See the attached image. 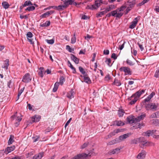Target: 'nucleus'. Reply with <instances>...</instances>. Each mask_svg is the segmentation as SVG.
<instances>
[{
	"mask_svg": "<svg viewBox=\"0 0 159 159\" xmlns=\"http://www.w3.org/2000/svg\"><path fill=\"white\" fill-rule=\"evenodd\" d=\"M66 49H67L70 52H72L71 50V48L69 45H67L66 46Z\"/></svg>",
	"mask_w": 159,
	"mask_h": 159,
	"instance_id": "nucleus-60",
	"label": "nucleus"
},
{
	"mask_svg": "<svg viewBox=\"0 0 159 159\" xmlns=\"http://www.w3.org/2000/svg\"><path fill=\"white\" fill-rule=\"evenodd\" d=\"M62 1H63L64 3L63 5H59L57 7L55 6H49L46 8H44L43 10H48L51 9L60 10L66 7L69 5H76V3L74 2V0H62Z\"/></svg>",
	"mask_w": 159,
	"mask_h": 159,
	"instance_id": "nucleus-1",
	"label": "nucleus"
},
{
	"mask_svg": "<svg viewBox=\"0 0 159 159\" xmlns=\"http://www.w3.org/2000/svg\"><path fill=\"white\" fill-rule=\"evenodd\" d=\"M89 154L86 153L80 154L74 156L76 159H87Z\"/></svg>",
	"mask_w": 159,
	"mask_h": 159,
	"instance_id": "nucleus-8",
	"label": "nucleus"
},
{
	"mask_svg": "<svg viewBox=\"0 0 159 159\" xmlns=\"http://www.w3.org/2000/svg\"><path fill=\"white\" fill-rule=\"evenodd\" d=\"M79 70L80 72L84 75H85L87 74L86 72L84 71V69L81 66H79Z\"/></svg>",
	"mask_w": 159,
	"mask_h": 159,
	"instance_id": "nucleus-45",
	"label": "nucleus"
},
{
	"mask_svg": "<svg viewBox=\"0 0 159 159\" xmlns=\"http://www.w3.org/2000/svg\"><path fill=\"white\" fill-rule=\"evenodd\" d=\"M41 119L40 116L36 115L32 117L31 118V121L33 122H37L39 121Z\"/></svg>",
	"mask_w": 159,
	"mask_h": 159,
	"instance_id": "nucleus-19",
	"label": "nucleus"
},
{
	"mask_svg": "<svg viewBox=\"0 0 159 159\" xmlns=\"http://www.w3.org/2000/svg\"><path fill=\"white\" fill-rule=\"evenodd\" d=\"M140 16H138L137 17H136L133 21L137 24L138 22V20L140 19Z\"/></svg>",
	"mask_w": 159,
	"mask_h": 159,
	"instance_id": "nucleus-53",
	"label": "nucleus"
},
{
	"mask_svg": "<svg viewBox=\"0 0 159 159\" xmlns=\"http://www.w3.org/2000/svg\"><path fill=\"white\" fill-rule=\"evenodd\" d=\"M111 58H113L114 60H116L117 58V56H116L115 53H113L111 55Z\"/></svg>",
	"mask_w": 159,
	"mask_h": 159,
	"instance_id": "nucleus-57",
	"label": "nucleus"
},
{
	"mask_svg": "<svg viewBox=\"0 0 159 159\" xmlns=\"http://www.w3.org/2000/svg\"><path fill=\"white\" fill-rule=\"evenodd\" d=\"M158 106V104L157 103H151L148 104L146 105L145 107L147 110H157V108Z\"/></svg>",
	"mask_w": 159,
	"mask_h": 159,
	"instance_id": "nucleus-5",
	"label": "nucleus"
},
{
	"mask_svg": "<svg viewBox=\"0 0 159 159\" xmlns=\"http://www.w3.org/2000/svg\"><path fill=\"white\" fill-rule=\"evenodd\" d=\"M155 94V93L154 92H152L149 95L148 97L146 98L143 101V102L144 104L146 102H149L151 99L153 98L154 95Z\"/></svg>",
	"mask_w": 159,
	"mask_h": 159,
	"instance_id": "nucleus-15",
	"label": "nucleus"
},
{
	"mask_svg": "<svg viewBox=\"0 0 159 159\" xmlns=\"http://www.w3.org/2000/svg\"><path fill=\"white\" fill-rule=\"evenodd\" d=\"M150 0H143L141 2L139 3V5L140 6H141V5H142L145 3L148 2V1H149Z\"/></svg>",
	"mask_w": 159,
	"mask_h": 159,
	"instance_id": "nucleus-55",
	"label": "nucleus"
},
{
	"mask_svg": "<svg viewBox=\"0 0 159 159\" xmlns=\"http://www.w3.org/2000/svg\"><path fill=\"white\" fill-rule=\"evenodd\" d=\"M65 78L63 76H61L59 79V83L61 85H62L63 83L65 81Z\"/></svg>",
	"mask_w": 159,
	"mask_h": 159,
	"instance_id": "nucleus-36",
	"label": "nucleus"
},
{
	"mask_svg": "<svg viewBox=\"0 0 159 159\" xmlns=\"http://www.w3.org/2000/svg\"><path fill=\"white\" fill-rule=\"evenodd\" d=\"M17 112H16L14 115H12L11 117V120H15L16 122L15 123V126H18L19 125V122L21 120L22 118L20 117L19 116H17Z\"/></svg>",
	"mask_w": 159,
	"mask_h": 159,
	"instance_id": "nucleus-4",
	"label": "nucleus"
},
{
	"mask_svg": "<svg viewBox=\"0 0 159 159\" xmlns=\"http://www.w3.org/2000/svg\"><path fill=\"white\" fill-rule=\"evenodd\" d=\"M126 43V42L124 41L123 43L121 45H119V48L120 50H122L124 47L125 44Z\"/></svg>",
	"mask_w": 159,
	"mask_h": 159,
	"instance_id": "nucleus-54",
	"label": "nucleus"
},
{
	"mask_svg": "<svg viewBox=\"0 0 159 159\" xmlns=\"http://www.w3.org/2000/svg\"><path fill=\"white\" fill-rule=\"evenodd\" d=\"M126 7L125 6H122L120 7V9L119 10H123L126 8ZM109 10H111L112 9H115L116 10H119L118 9L116 8V5H110L109 6Z\"/></svg>",
	"mask_w": 159,
	"mask_h": 159,
	"instance_id": "nucleus-16",
	"label": "nucleus"
},
{
	"mask_svg": "<svg viewBox=\"0 0 159 159\" xmlns=\"http://www.w3.org/2000/svg\"><path fill=\"white\" fill-rule=\"evenodd\" d=\"M124 123L121 120H116L113 122V125L117 126H121L124 125Z\"/></svg>",
	"mask_w": 159,
	"mask_h": 159,
	"instance_id": "nucleus-22",
	"label": "nucleus"
},
{
	"mask_svg": "<svg viewBox=\"0 0 159 159\" xmlns=\"http://www.w3.org/2000/svg\"><path fill=\"white\" fill-rule=\"evenodd\" d=\"M146 115L145 114H142L139 116L135 118L136 122H139L140 120H143L144 117H145Z\"/></svg>",
	"mask_w": 159,
	"mask_h": 159,
	"instance_id": "nucleus-28",
	"label": "nucleus"
},
{
	"mask_svg": "<svg viewBox=\"0 0 159 159\" xmlns=\"http://www.w3.org/2000/svg\"><path fill=\"white\" fill-rule=\"evenodd\" d=\"M150 118H153L159 117V112L157 111L152 114L150 116Z\"/></svg>",
	"mask_w": 159,
	"mask_h": 159,
	"instance_id": "nucleus-32",
	"label": "nucleus"
},
{
	"mask_svg": "<svg viewBox=\"0 0 159 159\" xmlns=\"http://www.w3.org/2000/svg\"><path fill=\"white\" fill-rule=\"evenodd\" d=\"M23 157L22 156H18L16 155L14 157L11 158V159H23Z\"/></svg>",
	"mask_w": 159,
	"mask_h": 159,
	"instance_id": "nucleus-51",
	"label": "nucleus"
},
{
	"mask_svg": "<svg viewBox=\"0 0 159 159\" xmlns=\"http://www.w3.org/2000/svg\"><path fill=\"white\" fill-rule=\"evenodd\" d=\"M120 149L119 148H116L115 149L110 150L109 152V154L110 155H113L116 154H118L119 152Z\"/></svg>",
	"mask_w": 159,
	"mask_h": 159,
	"instance_id": "nucleus-20",
	"label": "nucleus"
},
{
	"mask_svg": "<svg viewBox=\"0 0 159 159\" xmlns=\"http://www.w3.org/2000/svg\"><path fill=\"white\" fill-rule=\"evenodd\" d=\"M119 70L120 71H124L125 75H130L132 74V71L130 68L126 66H122L121 67Z\"/></svg>",
	"mask_w": 159,
	"mask_h": 159,
	"instance_id": "nucleus-6",
	"label": "nucleus"
},
{
	"mask_svg": "<svg viewBox=\"0 0 159 159\" xmlns=\"http://www.w3.org/2000/svg\"><path fill=\"white\" fill-rule=\"evenodd\" d=\"M20 18L21 19H23L24 18L25 19H27L28 18V16L27 15H20Z\"/></svg>",
	"mask_w": 159,
	"mask_h": 159,
	"instance_id": "nucleus-56",
	"label": "nucleus"
},
{
	"mask_svg": "<svg viewBox=\"0 0 159 159\" xmlns=\"http://www.w3.org/2000/svg\"><path fill=\"white\" fill-rule=\"evenodd\" d=\"M106 11H102L96 14V17H101L102 16L104 15L105 14L107 13Z\"/></svg>",
	"mask_w": 159,
	"mask_h": 159,
	"instance_id": "nucleus-34",
	"label": "nucleus"
},
{
	"mask_svg": "<svg viewBox=\"0 0 159 159\" xmlns=\"http://www.w3.org/2000/svg\"><path fill=\"white\" fill-rule=\"evenodd\" d=\"M14 136L13 135H11L10 136L8 142V145H10V144H12V143L14 141Z\"/></svg>",
	"mask_w": 159,
	"mask_h": 159,
	"instance_id": "nucleus-33",
	"label": "nucleus"
},
{
	"mask_svg": "<svg viewBox=\"0 0 159 159\" xmlns=\"http://www.w3.org/2000/svg\"><path fill=\"white\" fill-rule=\"evenodd\" d=\"M146 154V152L145 151L142 150L141 152L138 155L137 158L138 159H144Z\"/></svg>",
	"mask_w": 159,
	"mask_h": 159,
	"instance_id": "nucleus-13",
	"label": "nucleus"
},
{
	"mask_svg": "<svg viewBox=\"0 0 159 159\" xmlns=\"http://www.w3.org/2000/svg\"><path fill=\"white\" fill-rule=\"evenodd\" d=\"M131 98H134V99L131 100L129 102V104L132 105L134 104L138 100V98H137L136 97H132V96H131Z\"/></svg>",
	"mask_w": 159,
	"mask_h": 159,
	"instance_id": "nucleus-41",
	"label": "nucleus"
},
{
	"mask_svg": "<svg viewBox=\"0 0 159 159\" xmlns=\"http://www.w3.org/2000/svg\"><path fill=\"white\" fill-rule=\"evenodd\" d=\"M50 21L49 20L47 21L44 23H41L40 25V26L41 27H47L49 26L50 24Z\"/></svg>",
	"mask_w": 159,
	"mask_h": 159,
	"instance_id": "nucleus-27",
	"label": "nucleus"
},
{
	"mask_svg": "<svg viewBox=\"0 0 159 159\" xmlns=\"http://www.w3.org/2000/svg\"><path fill=\"white\" fill-rule=\"evenodd\" d=\"M72 120L71 118H70L66 122V124L65 125V127L66 128V126H68V125H69V124L70 123V122L71 120Z\"/></svg>",
	"mask_w": 159,
	"mask_h": 159,
	"instance_id": "nucleus-58",
	"label": "nucleus"
},
{
	"mask_svg": "<svg viewBox=\"0 0 159 159\" xmlns=\"http://www.w3.org/2000/svg\"><path fill=\"white\" fill-rule=\"evenodd\" d=\"M32 79V78L30 77V74L29 73L25 74L23 76L22 81L26 83H28L30 82Z\"/></svg>",
	"mask_w": 159,
	"mask_h": 159,
	"instance_id": "nucleus-7",
	"label": "nucleus"
},
{
	"mask_svg": "<svg viewBox=\"0 0 159 159\" xmlns=\"http://www.w3.org/2000/svg\"><path fill=\"white\" fill-rule=\"evenodd\" d=\"M34 6L28 7L25 10H34L35 9V7H37V5L35 4H34Z\"/></svg>",
	"mask_w": 159,
	"mask_h": 159,
	"instance_id": "nucleus-42",
	"label": "nucleus"
},
{
	"mask_svg": "<svg viewBox=\"0 0 159 159\" xmlns=\"http://www.w3.org/2000/svg\"><path fill=\"white\" fill-rule=\"evenodd\" d=\"M118 139H116L113 140L107 143L108 145H112L116 143L118 141Z\"/></svg>",
	"mask_w": 159,
	"mask_h": 159,
	"instance_id": "nucleus-39",
	"label": "nucleus"
},
{
	"mask_svg": "<svg viewBox=\"0 0 159 159\" xmlns=\"http://www.w3.org/2000/svg\"><path fill=\"white\" fill-rule=\"evenodd\" d=\"M145 92V90L143 89L141 90H139L138 92H136L134 94H133L132 96V97H136L138 98H139L141 95L143 93H144Z\"/></svg>",
	"mask_w": 159,
	"mask_h": 159,
	"instance_id": "nucleus-18",
	"label": "nucleus"
},
{
	"mask_svg": "<svg viewBox=\"0 0 159 159\" xmlns=\"http://www.w3.org/2000/svg\"><path fill=\"white\" fill-rule=\"evenodd\" d=\"M122 131V129H118L112 132V135H115L116 134L118 133L121 132Z\"/></svg>",
	"mask_w": 159,
	"mask_h": 159,
	"instance_id": "nucleus-43",
	"label": "nucleus"
},
{
	"mask_svg": "<svg viewBox=\"0 0 159 159\" xmlns=\"http://www.w3.org/2000/svg\"><path fill=\"white\" fill-rule=\"evenodd\" d=\"M32 5L33 4L30 1H26L24 3L23 5L20 7V9H22L24 7H25L30 5Z\"/></svg>",
	"mask_w": 159,
	"mask_h": 159,
	"instance_id": "nucleus-24",
	"label": "nucleus"
},
{
	"mask_svg": "<svg viewBox=\"0 0 159 159\" xmlns=\"http://www.w3.org/2000/svg\"><path fill=\"white\" fill-rule=\"evenodd\" d=\"M125 113L124 111L122 108H120L118 111V114L119 117H121L123 116Z\"/></svg>",
	"mask_w": 159,
	"mask_h": 159,
	"instance_id": "nucleus-29",
	"label": "nucleus"
},
{
	"mask_svg": "<svg viewBox=\"0 0 159 159\" xmlns=\"http://www.w3.org/2000/svg\"><path fill=\"white\" fill-rule=\"evenodd\" d=\"M45 41L47 43L50 44H52L54 42V40L53 39H51L50 40L46 39Z\"/></svg>",
	"mask_w": 159,
	"mask_h": 159,
	"instance_id": "nucleus-47",
	"label": "nucleus"
},
{
	"mask_svg": "<svg viewBox=\"0 0 159 159\" xmlns=\"http://www.w3.org/2000/svg\"><path fill=\"white\" fill-rule=\"evenodd\" d=\"M15 148V147L14 145L11 147H8L4 150V153L6 154H7L14 150Z\"/></svg>",
	"mask_w": 159,
	"mask_h": 159,
	"instance_id": "nucleus-10",
	"label": "nucleus"
},
{
	"mask_svg": "<svg viewBox=\"0 0 159 159\" xmlns=\"http://www.w3.org/2000/svg\"><path fill=\"white\" fill-rule=\"evenodd\" d=\"M83 77L84 79V81L88 84H90L91 83V80L90 78L87 76V74H86L85 75H84Z\"/></svg>",
	"mask_w": 159,
	"mask_h": 159,
	"instance_id": "nucleus-26",
	"label": "nucleus"
},
{
	"mask_svg": "<svg viewBox=\"0 0 159 159\" xmlns=\"http://www.w3.org/2000/svg\"><path fill=\"white\" fill-rule=\"evenodd\" d=\"M157 131L156 130H153L152 131H148L144 133V135L147 136H149L150 135L154 133H155Z\"/></svg>",
	"mask_w": 159,
	"mask_h": 159,
	"instance_id": "nucleus-30",
	"label": "nucleus"
},
{
	"mask_svg": "<svg viewBox=\"0 0 159 159\" xmlns=\"http://www.w3.org/2000/svg\"><path fill=\"white\" fill-rule=\"evenodd\" d=\"M88 18V17L87 16L85 15H82L81 17V19L83 20H87Z\"/></svg>",
	"mask_w": 159,
	"mask_h": 159,
	"instance_id": "nucleus-63",
	"label": "nucleus"
},
{
	"mask_svg": "<svg viewBox=\"0 0 159 159\" xmlns=\"http://www.w3.org/2000/svg\"><path fill=\"white\" fill-rule=\"evenodd\" d=\"M121 11H112L111 13L107 14L106 16L108 17L110 16L111 15L116 17V18H120L123 15V12H121Z\"/></svg>",
	"mask_w": 159,
	"mask_h": 159,
	"instance_id": "nucleus-3",
	"label": "nucleus"
},
{
	"mask_svg": "<svg viewBox=\"0 0 159 159\" xmlns=\"http://www.w3.org/2000/svg\"><path fill=\"white\" fill-rule=\"evenodd\" d=\"M40 137L39 135H36L32 138L34 142H35L39 140Z\"/></svg>",
	"mask_w": 159,
	"mask_h": 159,
	"instance_id": "nucleus-44",
	"label": "nucleus"
},
{
	"mask_svg": "<svg viewBox=\"0 0 159 159\" xmlns=\"http://www.w3.org/2000/svg\"><path fill=\"white\" fill-rule=\"evenodd\" d=\"M103 53L105 55H108L109 53V51L108 50H104Z\"/></svg>",
	"mask_w": 159,
	"mask_h": 159,
	"instance_id": "nucleus-62",
	"label": "nucleus"
},
{
	"mask_svg": "<svg viewBox=\"0 0 159 159\" xmlns=\"http://www.w3.org/2000/svg\"><path fill=\"white\" fill-rule=\"evenodd\" d=\"M135 143H140L143 146H147L150 145V143L148 142L143 137H140L136 139Z\"/></svg>",
	"mask_w": 159,
	"mask_h": 159,
	"instance_id": "nucleus-2",
	"label": "nucleus"
},
{
	"mask_svg": "<svg viewBox=\"0 0 159 159\" xmlns=\"http://www.w3.org/2000/svg\"><path fill=\"white\" fill-rule=\"evenodd\" d=\"M75 93L73 90L71 89L69 92L67 94V97L70 99H71L74 98Z\"/></svg>",
	"mask_w": 159,
	"mask_h": 159,
	"instance_id": "nucleus-21",
	"label": "nucleus"
},
{
	"mask_svg": "<svg viewBox=\"0 0 159 159\" xmlns=\"http://www.w3.org/2000/svg\"><path fill=\"white\" fill-rule=\"evenodd\" d=\"M3 7L5 9H7L9 6V4L6 2H3L2 3Z\"/></svg>",
	"mask_w": 159,
	"mask_h": 159,
	"instance_id": "nucleus-40",
	"label": "nucleus"
},
{
	"mask_svg": "<svg viewBox=\"0 0 159 159\" xmlns=\"http://www.w3.org/2000/svg\"><path fill=\"white\" fill-rule=\"evenodd\" d=\"M131 135V133H129L120 136L118 139L119 140L118 142L123 141L125 139L128 138Z\"/></svg>",
	"mask_w": 159,
	"mask_h": 159,
	"instance_id": "nucleus-9",
	"label": "nucleus"
},
{
	"mask_svg": "<svg viewBox=\"0 0 159 159\" xmlns=\"http://www.w3.org/2000/svg\"><path fill=\"white\" fill-rule=\"evenodd\" d=\"M44 155V152H42L35 155L33 158V159H41Z\"/></svg>",
	"mask_w": 159,
	"mask_h": 159,
	"instance_id": "nucleus-12",
	"label": "nucleus"
},
{
	"mask_svg": "<svg viewBox=\"0 0 159 159\" xmlns=\"http://www.w3.org/2000/svg\"><path fill=\"white\" fill-rule=\"evenodd\" d=\"M100 5L99 1L96 0L95 1V4L91 6L92 9H97Z\"/></svg>",
	"mask_w": 159,
	"mask_h": 159,
	"instance_id": "nucleus-25",
	"label": "nucleus"
},
{
	"mask_svg": "<svg viewBox=\"0 0 159 159\" xmlns=\"http://www.w3.org/2000/svg\"><path fill=\"white\" fill-rule=\"evenodd\" d=\"M135 118L134 116H129L127 117L126 120L128 123L132 124L136 122Z\"/></svg>",
	"mask_w": 159,
	"mask_h": 159,
	"instance_id": "nucleus-11",
	"label": "nucleus"
},
{
	"mask_svg": "<svg viewBox=\"0 0 159 159\" xmlns=\"http://www.w3.org/2000/svg\"><path fill=\"white\" fill-rule=\"evenodd\" d=\"M59 83L58 82H56L54 85V87L53 89V91L54 92L57 91L58 86H59Z\"/></svg>",
	"mask_w": 159,
	"mask_h": 159,
	"instance_id": "nucleus-35",
	"label": "nucleus"
},
{
	"mask_svg": "<svg viewBox=\"0 0 159 159\" xmlns=\"http://www.w3.org/2000/svg\"><path fill=\"white\" fill-rule=\"evenodd\" d=\"M38 75L42 78L43 76V72L42 70H41L40 71L38 72Z\"/></svg>",
	"mask_w": 159,
	"mask_h": 159,
	"instance_id": "nucleus-64",
	"label": "nucleus"
},
{
	"mask_svg": "<svg viewBox=\"0 0 159 159\" xmlns=\"http://www.w3.org/2000/svg\"><path fill=\"white\" fill-rule=\"evenodd\" d=\"M105 62L107 64V65L110 67H111L112 65V64H110L111 62V60L110 58L107 59Z\"/></svg>",
	"mask_w": 159,
	"mask_h": 159,
	"instance_id": "nucleus-46",
	"label": "nucleus"
},
{
	"mask_svg": "<svg viewBox=\"0 0 159 159\" xmlns=\"http://www.w3.org/2000/svg\"><path fill=\"white\" fill-rule=\"evenodd\" d=\"M76 38L75 37V33H74L73 34V37H72L71 39V43L72 44H74L76 42Z\"/></svg>",
	"mask_w": 159,
	"mask_h": 159,
	"instance_id": "nucleus-37",
	"label": "nucleus"
},
{
	"mask_svg": "<svg viewBox=\"0 0 159 159\" xmlns=\"http://www.w3.org/2000/svg\"><path fill=\"white\" fill-rule=\"evenodd\" d=\"M71 59L76 64H78L79 63V59L76 57L74 55L71 54Z\"/></svg>",
	"mask_w": 159,
	"mask_h": 159,
	"instance_id": "nucleus-23",
	"label": "nucleus"
},
{
	"mask_svg": "<svg viewBox=\"0 0 159 159\" xmlns=\"http://www.w3.org/2000/svg\"><path fill=\"white\" fill-rule=\"evenodd\" d=\"M154 76L156 78H157L159 77V68L157 69L156 70Z\"/></svg>",
	"mask_w": 159,
	"mask_h": 159,
	"instance_id": "nucleus-50",
	"label": "nucleus"
},
{
	"mask_svg": "<svg viewBox=\"0 0 159 159\" xmlns=\"http://www.w3.org/2000/svg\"><path fill=\"white\" fill-rule=\"evenodd\" d=\"M27 38L28 40V41L31 44H34V42L33 41V40L30 38H31L33 36V34L32 33L30 32H28L27 34Z\"/></svg>",
	"mask_w": 159,
	"mask_h": 159,
	"instance_id": "nucleus-14",
	"label": "nucleus"
},
{
	"mask_svg": "<svg viewBox=\"0 0 159 159\" xmlns=\"http://www.w3.org/2000/svg\"><path fill=\"white\" fill-rule=\"evenodd\" d=\"M89 144V142L85 143L80 147V148L83 149L87 147Z\"/></svg>",
	"mask_w": 159,
	"mask_h": 159,
	"instance_id": "nucleus-48",
	"label": "nucleus"
},
{
	"mask_svg": "<svg viewBox=\"0 0 159 159\" xmlns=\"http://www.w3.org/2000/svg\"><path fill=\"white\" fill-rule=\"evenodd\" d=\"M113 84L117 86H119L121 85V83L120 81L118 80L115 79Z\"/></svg>",
	"mask_w": 159,
	"mask_h": 159,
	"instance_id": "nucleus-38",
	"label": "nucleus"
},
{
	"mask_svg": "<svg viewBox=\"0 0 159 159\" xmlns=\"http://www.w3.org/2000/svg\"><path fill=\"white\" fill-rule=\"evenodd\" d=\"M5 63L3 65V66H2V68H4L6 70L7 69L8 66L9 65V61L8 59H7L4 61Z\"/></svg>",
	"mask_w": 159,
	"mask_h": 159,
	"instance_id": "nucleus-31",
	"label": "nucleus"
},
{
	"mask_svg": "<svg viewBox=\"0 0 159 159\" xmlns=\"http://www.w3.org/2000/svg\"><path fill=\"white\" fill-rule=\"evenodd\" d=\"M111 79L110 77V75L109 74H108L105 78V80L108 81Z\"/></svg>",
	"mask_w": 159,
	"mask_h": 159,
	"instance_id": "nucleus-61",
	"label": "nucleus"
},
{
	"mask_svg": "<svg viewBox=\"0 0 159 159\" xmlns=\"http://www.w3.org/2000/svg\"><path fill=\"white\" fill-rule=\"evenodd\" d=\"M25 89V87H23V88L21 89L18 92V94H19V95H21V93L23 92Z\"/></svg>",
	"mask_w": 159,
	"mask_h": 159,
	"instance_id": "nucleus-59",
	"label": "nucleus"
},
{
	"mask_svg": "<svg viewBox=\"0 0 159 159\" xmlns=\"http://www.w3.org/2000/svg\"><path fill=\"white\" fill-rule=\"evenodd\" d=\"M126 62L130 66H133L134 64L130 60L127 59L126 60Z\"/></svg>",
	"mask_w": 159,
	"mask_h": 159,
	"instance_id": "nucleus-52",
	"label": "nucleus"
},
{
	"mask_svg": "<svg viewBox=\"0 0 159 159\" xmlns=\"http://www.w3.org/2000/svg\"><path fill=\"white\" fill-rule=\"evenodd\" d=\"M136 24L133 21H132L131 22L130 25L129 26V28L131 29H133L135 27L136 25Z\"/></svg>",
	"mask_w": 159,
	"mask_h": 159,
	"instance_id": "nucleus-49",
	"label": "nucleus"
},
{
	"mask_svg": "<svg viewBox=\"0 0 159 159\" xmlns=\"http://www.w3.org/2000/svg\"><path fill=\"white\" fill-rule=\"evenodd\" d=\"M54 13V11H48L42 14L40 17L42 18H45L48 17L49 15H51Z\"/></svg>",
	"mask_w": 159,
	"mask_h": 159,
	"instance_id": "nucleus-17",
	"label": "nucleus"
}]
</instances>
